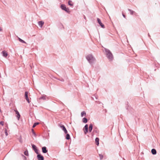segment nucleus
<instances>
[{
    "mask_svg": "<svg viewBox=\"0 0 160 160\" xmlns=\"http://www.w3.org/2000/svg\"><path fill=\"white\" fill-rule=\"evenodd\" d=\"M88 126L87 124H86L83 129V130L85 134H86L88 132Z\"/></svg>",
    "mask_w": 160,
    "mask_h": 160,
    "instance_id": "obj_5",
    "label": "nucleus"
},
{
    "mask_svg": "<svg viewBox=\"0 0 160 160\" xmlns=\"http://www.w3.org/2000/svg\"><path fill=\"white\" fill-rule=\"evenodd\" d=\"M15 111L16 112V114L17 115L16 116L18 118V120H19V119L20 118V115L19 114V112L17 110H15Z\"/></svg>",
    "mask_w": 160,
    "mask_h": 160,
    "instance_id": "obj_11",
    "label": "nucleus"
},
{
    "mask_svg": "<svg viewBox=\"0 0 160 160\" xmlns=\"http://www.w3.org/2000/svg\"><path fill=\"white\" fill-rule=\"evenodd\" d=\"M128 10L130 12V14L132 15L134 14V12L130 10V9H128Z\"/></svg>",
    "mask_w": 160,
    "mask_h": 160,
    "instance_id": "obj_23",
    "label": "nucleus"
},
{
    "mask_svg": "<svg viewBox=\"0 0 160 160\" xmlns=\"http://www.w3.org/2000/svg\"><path fill=\"white\" fill-rule=\"evenodd\" d=\"M99 139L98 138H97L95 139V142L96 143V144L98 146L99 145Z\"/></svg>",
    "mask_w": 160,
    "mask_h": 160,
    "instance_id": "obj_14",
    "label": "nucleus"
},
{
    "mask_svg": "<svg viewBox=\"0 0 160 160\" xmlns=\"http://www.w3.org/2000/svg\"><path fill=\"white\" fill-rule=\"evenodd\" d=\"M99 156L100 159H102L103 158V156L101 154H99Z\"/></svg>",
    "mask_w": 160,
    "mask_h": 160,
    "instance_id": "obj_24",
    "label": "nucleus"
},
{
    "mask_svg": "<svg viewBox=\"0 0 160 160\" xmlns=\"http://www.w3.org/2000/svg\"><path fill=\"white\" fill-rule=\"evenodd\" d=\"M97 21L99 23V25L101 26L102 28H104V25L101 22V20L99 18H97Z\"/></svg>",
    "mask_w": 160,
    "mask_h": 160,
    "instance_id": "obj_7",
    "label": "nucleus"
},
{
    "mask_svg": "<svg viewBox=\"0 0 160 160\" xmlns=\"http://www.w3.org/2000/svg\"><path fill=\"white\" fill-rule=\"evenodd\" d=\"M25 99L27 101L28 103H29L30 102V101L28 97V92H25Z\"/></svg>",
    "mask_w": 160,
    "mask_h": 160,
    "instance_id": "obj_6",
    "label": "nucleus"
},
{
    "mask_svg": "<svg viewBox=\"0 0 160 160\" xmlns=\"http://www.w3.org/2000/svg\"><path fill=\"white\" fill-rule=\"evenodd\" d=\"M35 152L37 153V154H38V152H37V151H36V150H35Z\"/></svg>",
    "mask_w": 160,
    "mask_h": 160,
    "instance_id": "obj_29",
    "label": "nucleus"
},
{
    "mask_svg": "<svg viewBox=\"0 0 160 160\" xmlns=\"http://www.w3.org/2000/svg\"><path fill=\"white\" fill-rule=\"evenodd\" d=\"M86 115V113L85 111H83L81 113V116L83 117V116H85Z\"/></svg>",
    "mask_w": 160,
    "mask_h": 160,
    "instance_id": "obj_16",
    "label": "nucleus"
},
{
    "mask_svg": "<svg viewBox=\"0 0 160 160\" xmlns=\"http://www.w3.org/2000/svg\"><path fill=\"white\" fill-rule=\"evenodd\" d=\"M151 152L153 154H155L156 153V151L154 149H152L151 150Z\"/></svg>",
    "mask_w": 160,
    "mask_h": 160,
    "instance_id": "obj_15",
    "label": "nucleus"
},
{
    "mask_svg": "<svg viewBox=\"0 0 160 160\" xmlns=\"http://www.w3.org/2000/svg\"><path fill=\"white\" fill-rule=\"evenodd\" d=\"M122 15L124 18H125V16L124 14H122Z\"/></svg>",
    "mask_w": 160,
    "mask_h": 160,
    "instance_id": "obj_30",
    "label": "nucleus"
},
{
    "mask_svg": "<svg viewBox=\"0 0 160 160\" xmlns=\"http://www.w3.org/2000/svg\"><path fill=\"white\" fill-rule=\"evenodd\" d=\"M87 119L85 118H83L82 119V121L84 123H86L87 122Z\"/></svg>",
    "mask_w": 160,
    "mask_h": 160,
    "instance_id": "obj_17",
    "label": "nucleus"
},
{
    "mask_svg": "<svg viewBox=\"0 0 160 160\" xmlns=\"http://www.w3.org/2000/svg\"><path fill=\"white\" fill-rule=\"evenodd\" d=\"M59 126L62 128V130L64 131V132L66 134H67L68 133V131L67 130L66 128L64 127V126L63 125L61 124L59 125Z\"/></svg>",
    "mask_w": 160,
    "mask_h": 160,
    "instance_id": "obj_3",
    "label": "nucleus"
},
{
    "mask_svg": "<svg viewBox=\"0 0 160 160\" xmlns=\"http://www.w3.org/2000/svg\"><path fill=\"white\" fill-rule=\"evenodd\" d=\"M24 154L26 156H28V152L27 151H25V152H24Z\"/></svg>",
    "mask_w": 160,
    "mask_h": 160,
    "instance_id": "obj_25",
    "label": "nucleus"
},
{
    "mask_svg": "<svg viewBox=\"0 0 160 160\" xmlns=\"http://www.w3.org/2000/svg\"><path fill=\"white\" fill-rule=\"evenodd\" d=\"M39 124V122H36V123H34V124L33 125L32 128H35L36 125H37Z\"/></svg>",
    "mask_w": 160,
    "mask_h": 160,
    "instance_id": "obj_21",
    "label": "nucleus"
},
{
    "mask_svg": "<svg viewBox=\"0 0 160 160\" xmlns=\"http://www.w3.org/2000/svg\"><path fill=\"white\" fill-rule=\"evenodd\" d=\"M37 157L38 160H44L43 156L40 154H38Z\"/></svg>",
    "mask_w": 160,
    "mask_h": 160,
    "instance_id": "obj_8",
    "label": "nucleus"
},
{
    "mask_svg": "<svg viewBox=\"0 0 160 160\" xmlns=\"http://www.w3.org/2000/svg\"><path fill=\"white\" fill-rule=\"evenodd\" d=\"M66 139L68 140L70 139V136L68 134H67L66 135Z\"/></svg>",
    "mask_w": 160,
    "mask_h": 160,
    "instance_id": "obj_20",
    "label": "nucleus"
},
{
    "mask_svg": "<svg viewBox=\"0 0 160 160\" xmlns=\"http://www.w3.org/2000/svg\"><path fill=\"white\" fill-rule=\"evenodd\" d=\"M0 124L1 125H2V126H3L4 125V122L3 121H1L0 122Z\"/></svg>",
    "mask_w": 160,
    "mask_h": 160,
    "instance_id": "obj_27",
    "label": "nucleus"
},
{
    "mask_svg": "<svg viewBox=\"0 0 160 160\" xmlns=\"http://www.w3.org/2000/svg\"><path fill=\"white\" fill-rule=\"evenodd\" d=\"M105 52L107 57L110 61H112L113 59V55L110 51L108 49H106Z\"/></svg>",
    "mask_w": 160,
    "mask_h": 160,
    "instance_id": "obj_1",
    "label": "nucleus"
},
{
    "mask_svg": "<svg viewBox=\"0 0 160 160\" xmlns=\"http://www.w3.org/2000/svg\"><path fill=\"white\" fill-rule=\"evenodd\" d=\"M32 132L34 134L35 132H34V130L33 129H32Z\"/></svg>",
    "mask_w": 160,
    "mask_h": 160,
    "instance_id": "obj_28",
    "label": "nucleus"
},
{
    "mask_svg": "<svg viewBox=\"0 0 160 160\" xmlns=\"http://www.w3.org/2000/svg\"><path fill=\"white\" fill-rule=\"evenodd\" d=\"M44 22L42 21H39L38 22V24L39 26H40L41 28H42L44 24Z\"/></svg>",
    "mask_w": 160,
    "mask_h": 160,
    "instance_id": "obj_13",
    "label": "nucleus"
},
{
    "mask_svg": "<svg viewBox=\"0 0 160 160\" xmlns=\"http://www.w3.org/2000/svg\"><path fill=\"white\" fill-rule=\"evenodd\" d=\"M2 54L3 56L5 57H6L8 55V52L5 51H3L2 52Z\"/></svg>",
    "mask_w": 160,
    "mask_h": 160,
    "instance_id": "obj_9",
    "label": "nucleus"
},
{
    "mask_svg": "<svg viewBox=\"0 0 160 160\" xmlns=\"http://www.w3.org/2000/svg\"><path fill=\"white\" fill-rule=\"evenodd\" d=\"M42 152L44 153H46L48 152L46 150V148L45 147H43L42 148Z\"/></svg>",
    "mask_w": 160,
    "mask_h": 160,
    "instance_id": "obj_10",
    "label": "nucleus"
},
{
    "mask_svg": "<svg viewBox=\"0 0 160 160\" xmlns=\"http://www.w3.org/2000/svg\"><path fill=\"white\" fill-rule=\"evenodd\" d=\"M32 148L35 151V150H36V151H37V150L36 149V147L35 145H32Z\"/></svg>",
    "mask_w": 160,
    "mask_h": 160,
    "instance_id": "obj_18",
    "label": "nucleus"
},
{
    "mask_svg": "<svg viewBox=\"0 0 160 160\" xmlns=\"http://www.w3.org/2000/svg\"><path fill=\"white\" fill-rule=\"evenodd\" d=\"M86 58L89 62L91 63L95 60L94 58L91 55H88L86 57Z\"/></svg>",
    "mask_w": 160,
    "mask_h": 160,
    "instance_id": "obj_2",
    "label": "nucleus"
},
{
    "mask_svg": "<svg viewBox=\"0 0 160 160\" xmlns=\"http://www.w3.org/2000/svg\"><path fill=\"white\" fill-rule=\"evenodd\" d=\"M92 124H90L89 125V131L90 132H91L92 129Z\"/></svg>",
    "mask_w": 160,
    "mask_h": 160,
    "instance_id": "obj_12",
    "label": "nucleus"
},
{
    "mask_svg": "<svg viewBox=\"0 0 160 160\" xmlns=\"http://www.w3.org/2000/svg\"><path fill=\"white\" fill-rule=\"evenodd\" d=\"M61 7L62 9L65 10V11H66L67 12H68L69 11V9L68 8H67L66 7V6L64 5H63V4L61 5Z\"/></svg>",
    "mask_w": 160,
    "mask_h": 160,
    "instance_id": "obj_4",
    "label": "nucleus"
},
{
    "mask_svg": "<svg viewBox=\"0 0 160 160\" xmlns=\"http://www.w3.org/2000/svg\"><path fill=\"white\" fill-rule=\"evenodd\" d=\"M5 132L6 135V136H7L8 135V133L7 130L6 129H5Z\"/></svg>",
    "mask_w": 160,
    "mask_h": 160,
    "instance_id": "obj_26",
    "label": "nucleus"
},
{
    "mask_svg": "<svg viewBox=\"0 0 160 160\" xmlns=\"http://www.w3.org/2000/svg\"><path fill=\"white\" fill-rule=\"evenodd\" d=\"M18 40L20 42L22 43H26V42L25 41H24L23 40L19 38H18Z\"/></svg>",
    "mask_w": 160,
    "mask_h": 160,
    "instance_id": "obj_19",
    "label": "nucleus"
},
{
    "mask_svg": "<svg viewBox=\"0 0 160 160\" xmlns=\"http://www.w3.org/2000/svg\"><path fill=\"white\" fill-rule=\"evenodd\" d=\"M68 4L71 6H72L73 5V4L72 3V2L71 1H69L68 2Z\"/></svg>",
    "mask_w": 160,
    "mask_h": 160,
    "instance_id": "obj_22",
    "label": "nucleus"
}]
</instances>
